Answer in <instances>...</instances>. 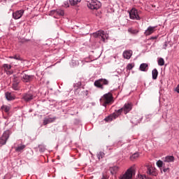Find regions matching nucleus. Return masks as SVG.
<instances>
[{
    "label": "nucleus",
    "instance_id": "f257e3e1",
    "mask_svg": "<svg viewBox=\"0 0 179 179\" xmlns=\"http://www.w3.org/2000/svg\"><path fill=\"white\" fill-rule=\"evenodd\" d=\"M100 103L103 106V107H107V106L111 105L112 103H114V97L111 92H108L103 95L100 99Z\"/></svg>",
    "mask_w": 179,
    "mask_h": 179
},
{
    "label": "nucleus",
    "instance_id": "f03ea898",
    "mask_svg": "<svg viewBox=\"0 0 179 179\" xmlns=\"http://www.w3.org/2000/svg\"><path fill=\"white\" fill-rule=\"evenodd\" d=\"M108 83H110V82L107 79L100 78L94 81V85L95 87L103 90V89H104V86L108 85Z\"/></svg>",
    "mask_w": 179,
    "mask_h": 179
},
{
    "label": "nucleus",
    "instance_id": "7ed1b4c3",
    "mask_svg": "<svg viewBox=\"0 0 179 179\" xmlns=\"http://www.w3.org/2000/svg\"><path fill=\"white\" fill-rule=\"evenodd\" d=\"M124 111V108H120L117 110H115V113H113L112 115H109L108 117L105 118V121L106 122H110L113 121V120H115V118H118L120 115H121V113Z\"/></svg>",
    "mask_w": 179,
    "mask_h": 179
},
{
    "label": "nucleus",
    "instance_id": "20e7f679",
    "mask_svg": "<svg viewBox=\"0 0 179 179\" xmlns=\"http://www.w3.org/2000/svg\"><path fill=\"white\" fill-rule=\"evenodd\" d=\"M87 5L90 9L97 10V9H100L101 3L97 0H92L90 2H88Z\"/></svg>",
    "mask_w": 179,
    "mask_h": 179
},
{
    "label": "nucleus",
    "instance_id": "39448f33",
    "mask_svg": "<svg viewBox=\"0 0 179 179\" xmlns=\"http://www.w3.org/2000/svg\"><path fill=\"white\" fill-rule=\"evenodd\" d=\"M129 13V17L132 20H141V17L139 16L141 12L138 11L136 8H132Z\"/></svg>",
    "mask_w": 179,
    "mask_h": 179
},
{
    "label": "nucleus",
    "instance_id": "423d86ee",
    "mask_svg": "<svg viewBox=\"0 0 179 179\" xmlns=\"http://www.w3.org/2000/svg\"><path fill=\"white\" fill-rule=\"evenodd\" d=\"M10 131L6 130L3 132V135L0 137V145H6L9 136H10Z\"/></svg>",
    "mask_w": 179,
    "mask_h": 179
},
{
    "label": "nucleus",
    "instance_id": "0eeeda50",
    "mask_svg": "<svg viewBox=\"0 0 179 179\" xmlns=\"http://www.w3.org/2000/svg\"><path fill=\"white\" fill-rule=\"evenodd\" d=\"M92 36L95 38H101L103 42H106V38H107V34H106L103 31H98L94 33Z\"/></svg>",
    "mask_w": 179,
    "mask_h": 179
},
{
    "label": "nucleus",
    "instance_id": "6e6552de",
    "mask_svg": "<svg viewBox=\"0 0 179 179\" xmlns=\"http://www.w3.org/2000/svg\"><path fill=\"white\" fill-rule=\"evenodd\" d=\"M134 168L129 169L124 174L120 176V179H132V176L134 174Z\"/></svg>",
    "mask_w": 179,
    "mask_h": 179
},
{
    "label": "nucleus",
    "instance_id": "1a4fd4ad",
    "mask_svg": "<svg viewBox=\"0 0 179 179\" xmlns=\"http://www.w3.org/2000/svg\"><path fill=\"white\" fill-rule=\"evenodd\" d=\"M34 97L36 96L32 95V94L30 92L24 94L22 96V99L23 100H24V101H31V100H33Z\"/></svg>",
    "mask_w": 179,
    "mask_h": 179
},
{
    "label": "nucleus",
    "instance_id": "9d476101",
    "mask_svg": "<svg viewBox=\"0 0 179 179\" xmlns=\"http://www.w3.org/2000/svg\"><path fill=\"white\" fill-rule=\"evenodd\" d=\"M23 13H24V10H20L13 13V17L15 20L20 19L23 16Z\"/></svg>",
    "mask_w": 179,
    "mask_h": 179
},
{
    "label": "nucleus",
    "instance_id": "9b49d317",
    "mask_svg": "<svg viewBox=\"0 0 179 179\" xmlns=\"http://www.w3.org/2000/svg\"><path fill=\"white\" fill-rule=\"evenodd\" d=\"M123 108L124 114H128L131 110H132V103H125Z\"/></svg>",
    "mask_w": 179,
    "mask_h": 179
},
{
    "label": "nucleus",
    "instance_id": "f8f14e48",
    "mask_svg": "<svg viewBox=\"0 0 179 179\" xmlns=\"http://www.w3.org/2000/svg\"><path fill=\"white\" fill-rule=\"evenodd\" d=\"M155 29V27H149L144 32L145 36H150V34H153V33L156 31Z\"/></svg>",
    "mask_w": 179,
    "mask_h": 179
},
{
    "label": "nucleus",
    "instance_id": "ddd939ff",
    "mask_svg": "<svg viewBox=\"0 0 179 179\" xmlns=\"http://www.w3.org/2000/svg\"><path fill=\"white\" fill-rule=\"evenodd\" d=\"M33 76H29V75H26L24 74L22 77V82H31V80H33Z\"/></svg>",
    "mask_w": 179,
    "mask_h": 179
},
{
    "label": "nucleus",
    "instance_id": "4468645a",
    "mask_svg": "<svg viewBox=\"0 0 179 179\" xmlns=\"http://www.w3.org/2000/svg\"><path fill=\"white\" fill-rule=\"evenodd\" d=\"M123 57L126 59H130L132 57V50H126L123 52Z\"/></svg>",
    "mask_w": 179,
    "mask_h": 179
},
{
    "label": "nucleus",
    "instance_id": "2eb2a0df",
    "mask_svg": "<svg viewBox=\"0 0 179 179\" xmlns=\"http://www.w3.org/2000/svg\"><path fill=\"white\" fill-rule=\"evenodd\" d=\"M147 174H149L150 176H155V174H156L153 166H147Z\"/></svg>",
    "mask_w": 179,
    "mask_h": 179
},
{
    "label": "nucleus",
    "instance_id": "dca6fc26",
    "mask_svg": "<svg viewBox=\"0 0 179 179\" xmlns=\"http://www.w3.org/2000/svg\"><path fill=\"white\" fill-rule=\"evenodd\" d=\"M55 117H50V118H45L43 120V125H47L48 124H51V122H54V120H56Z\"/></svg>",
    "mask_w": 179,
    "mask_h": 179
},
{
    "label": "nucleus",
    "instance_id": "f3484780",
    "mask_svg": "<svg viewBox=\"0 0 179 179\" xmlns=\"http://www.w3.org/2000/svg\"><path fill=\"white\" fill-rule=\"evenodd\" d=\"M6 98L8 101L15 100V95L11 92H6Z\"/></svg>",
    "mask_w": 179,
    "mask_h": 179
},
{
    "label": "nucleus",
    "instance_id": "a211bd4d",
    "mask_svg": "<svg viewBox=\"0 0 179 179\" xmlns=\"http://www.w3.org/2000/svg\"><path fill=\"white\" fill-rule=\"evenodd\" d=\"M164 162L166 163H173L174 162V156H166Z\"/></svg>",
    "mask_w": 179,
    "mask_h": 179
},
{
    "label": "nucleus",
    "instance_id": "6ab92c4d",
    "mask_svg": "<svg viewBox=\"0 0 179 179\" xmlns=\"http://www.w3.org/2000/svg\"><path fill=\"white\" fill-rule=\"evenodd\" d=\"M119 167L117 166L110 167L109 170L111 173V174H117V171L119 170Z\"/></svg>",
    "mask_w": 179,
    "mask_h": 179
},
{
    "label": "nucleus",
    "instance_id": "aec40b11",
    "mask_svg": "<svg viewBox=\"0 0 179 179\" xmlns=\"http://www.w3.org/2000/svg\"><path fill=\"white\" fill-rule=\"evenodd\" d=\"M148 65L146 63H143L140 65V70L143 72H146Z\"/></svg>",
    "mask_w": 179,
    "mask_h": 179
},
{
    "label": "nucleus",
    "instance_id": "412c9836",
    "mask_svg": "<svg viewBox=\"0 0 179 179\" xmlns=\"http://www.w3.org/2000/svg\"><path fill=\"white\" fill-rule=\"evenodd\" d=\"M53 15H59V16H64V13L62 10H56L54 11H52Z\"/></svg>",
    "mask_w": 179,
    "mask_h": 179
},
{
    "label": "nucleus",
    "instance_id": "4be33fe9",
    "mask_svg": "<svg viewBox=\"0 0 179 179\" xmlns=\"http://www.w3.org/2000/svg\"><path fill=\"white\" fill-rule=\"evenodd\" d=\"M152 79L155 80V79H157V76L159 75V71H157V69H155L152 71Z\"/></svg>",
    "mask_w": 179,
    "mask_h": 179
},
{
    "label": "nucleus",
    "instance_id": "5701e85b",
    "mask_svg": "<svg viewBox=\"0 0 179 179\" xmlns=\"http://www.w3.org/2000/svg\"><path fill=\"white\" fill-rule=\"evenodd\" d=\"M79 96H80V97H86V96H89V91L88 90H83V91H82L80 93V94H79Z\"/></svg>",
    "mask_w": 179,
    "mask_h": 179
},
{
    "label": "nucleus",
    "instance_id": "b1692460",
    "mask_svg": "<svg viewBox=\"0 0 179 179\" xmlns=\"http://www.w3.org/2000/svg\"><path fill=\"white\" fill-rule=\"evenodd\" d=\"M82 0H69L70 5L71 6H75L76 5H78L79 3H80Z\"/></svg>",
    "mask_w": 179,
    "mask_h": 179
},
{
    "label": "nucleus",
    "instance_id": "393cba45",
    "mask_svg": "<svg viewBox=\"0 0 179 179\" xmlns=\"http://www.w3.org/2000/svg\"><path fill=\"white\" fill-rule=\"evenodd\" d=\"M157 62L159 66H163V65H164V59H163L162 57H159L158 58Z\"/></svg>",
    "mask_w": 179,
    "mask_h": 179
},
{
    "label": "nucleus",
    "instance_id": "a878e982",
    "mask_svg": "<svg viewBox=\"0 0 179 179\" xmlns=\"http://www.w3.org/2000/svg\"><path fill=\"white\" fill-rule=\"evenodd\" d=\"M10 58L12 59H16L17 61H22V57H20V55H15L14 56H10Z\"/></svg>",
    "mask_w": 179,
    "mask_h": 179
},
{
    "label": "nucleus",
    "instance_id": "bb28decb",
    "mask_svg": "<svg viewBox=\"0 0 179 179\" xmlns=\"http://www.w3.org/2000/svg\"><path fill=\"white\" fill-rule=\"evenodd\" d=\"M3 67L4 68L5 72H6V71H10V69H12V66L10 64H3Z\"/></svg>",
    "mask_w": 179,
    "mask_h": 179
},
{
    "label": "nucleus",
    "instance_id": "cd10ccee",
    "mask_svg": "<svg viewBox=\"0 0 179 179\" xmlns=\"http://www.w3.org/2000/svg\"><path fill=\"white\" fill-rule=\"evenodd\" d=\"M25 148L26 145H20L15 148V152H22V150H23V149H24Z\"/></svg>",
    "mask_w": 179,
    "mask_h": 179
},
{
    "label": "nucleus",
    "instance_id": "c85d7f7f",
    "mask_svg": "<svg viewBox=\"0 0 179 179\" xmlns=\"http://www.w3.org/2000/svg\"><path fill=\"white\" fill-rule=\"evenodd\" d=\"M128 32L129 33H131V34H137V33L139 32V31L136 30V29H134L132 28H129L128 29Z\"/></svg>",
    "mask_w": 179,
    "mask_h": 179
},
{
    "label": "nucleus",
    "instance_id": "c756f323",
    "mask_svg": "<svg viewBox=\"0 0 179 179\" xmlns=\"http://www.w3.org/2000/svg\"><path fill=\"white\" fill-rule=\"evenodd\" d=\"M1 108L2 110H3V111H5V113H8L10 110V107L8 106H3Z\"/></svg>",
    "mask_w": 179,
    "mask_h": 179
},
{
    "label": "nucleus",
    "instance_id": "7c9ffc66",
    "mask_svg": "<svg viewBox=\"0 0 179 179\" xmlns=\"http://www.w3.org/2000/svg\"><path fill=\"white\" fill-rule=\"evenodd\" d=\"M12 88L13 90H19V83H13Z\"/></svg>",
    "mask_w": 179,
    "mask_h": 179
},
{
    "label": "nucleus",
    "instance_id": "2f4dec72",
    "mask_svg": "<svg viewBox=\"0 0 179 179\" xmlns=\"http://www.w3.org/2000/svg\"><path fill=\"white\" fill-rule=\"evenodd\" d=\"M104 152H99V154L97 155L98 159L100 160L101 159H103L104 157Z\"/></svg>",
    "mask_w": 179,
    "mask_h": 179
},
{
    "label": "nucleus",
    "instance_id": "473e14b6",
    "mask_svg": "<svg viewBox=\"0 0 179 179\" xmlns=\"http://www.w3.org/2000/svg\"><path fill=\"white\" fill-rule=\"evenodd\" d=\"M39 152H45V146L43 145H38Z\"/></svg>",
    "mask_w": 179,
    "mask_h": 179
},
{
    "label": "nucleus",
    "instance_id": "72a5a7b5",
    "mask_svg": "<svg viewBox=\"0 0 179 179\" xmlns=\"http://www.w3.org/2000/svg\"><path fill=\"white\" fill-rule=\"evenodd\" d=\"M20 80H19V78L15 76H13V83H20Z\"/></svg>",
    "mask_w": 179,
    "mask_h": 179
},
{
    "label": "nucleus",
    "instance_id": "f704fd0d",
    "mask_svg": "<svg viewBox=\"0 0 179 179\" xmlns=\"http://www.w3.org/2000/svg\"><path fill=\"white\" fill-rule=\"evenodd\" d=\"M138 157H139V153H134L131 157V160L134 159H138Z\"/></svg>",
    "mask_w": 179,
    "mask_h": 179
},
{
    "label": "nucleus",
    "instance_id": "c9c22d12",
    "mask_svg": "<svg viewBox=\"0 0 179 179\" xmlns=\"http://www.w3.org/2000/svg\"><path fill=\"white\" fill-rule=\"evenodd\" d=\"M132 68H134V64H127V69H128L129 71H131V69H132Z\"/></svg>",
    "mask_w": 179,
    "mask_h": 179
},
{
    "label": "nucleus",
    "instance_id": "e433bc0d",
    "mask_svg": "<svg viewBox=\"0 0 179 179\" xmlns=\"http://www.w3.org/2000/svg\"><path fill=\"white\" fill-rule=\"evenodd\" d=\"M157 166H158L159 167H162V166H163V162L161 161V160H159V161L157 162Z\"/></svg>",
    "mask_w": 179,
    "mask_h": 179
},
{
    "label": "nucleus",
    "instance_id": "4c0bfd02",
    "mask_svg": "<svg viewBox=\"0 0 179 179\" xmlns=\"http://www.w3.org/2000/svg\"><path fill=\"white\" fill-rule=\"evenodd\" d=\"M167 45H169V43L167 42H165L162 47L163 50H167Z\"/></svg>",
    "mask_w": 179,
    "mask_h": 179
},
{
    "label": "nucleus",
    "instance_id": "58836bf2",
    "mask_svg": "<svg viewBox=\"0 0 179 179\" xmlns=\"http://www.w3.org/2000/svg\"><path fill=\"white\" fill-rule=\"evenodd\" d=\"M6 72L7 75H12V73H13V72L10 70H7Z\"/></svg>",
    "mask_w": 179,
    "mask_h": 179
},
{
    "label": "nucleus",
    "instance_id": "ea45409f",
    "mask_svg": "<svg viewBox=\"0 0 179 179\" xmlns=\"http://www.w3.org/2000/svg\"><path fill=\"white\" fill-rule=\"evenodd\" d=\"M157 36H152L150 40H157Z\"/></svg>",
    "mask_w": 179,
    "mask_h": 179
},
{
    "label": "nucleus",
    "instance_id": "a19ab883",
    "mask_svg": "<svg viewBox=\"0 0 179 179\" xmlns=\"http://www.w3.org/2000/svg\"><path fill=\"white\" fill-rule=\"evenodd\" d=\"M101 179H108V178H107V176L103 174L102 178Z\"/></svg>",
    "mask_w": 179,
    "mask_h": 179
},
{
    "label": "nucleus",
    "instance_id": "79ce46f5",
    "mask_svg": "<svg viewBox=\"0 0 179 179\" xmlns=\"http://www.w3.org/2000/svg\"><path fill=\"white\" fill-rule=\"evenodd\" d=\"M163 171H164V173H167V171H169V168L164 169Z\"/></svg>",
    "mask_w": 179,
    "mask_h": 179
},
{
    "label": "nucleus",
    "instance_id": "37998d69",
    "mask_svg": "<svg viewBox=\"0 0 179 179\" xmlns=\"http://www.w3.org/2000/svg\"><path fill=\"white\" fill-rule=\"evenodd\" d=\"M64 5L65 6H66V8H69V4L68 3V2H65Z\"/></svg>",
    "mask_w": 179,
    "mask_h": 179
},
{
    "label": "nucleus",
    "instance_id": "c03bdc74",
    "mask_svg": "<svg viewBox=\"0 0 179 179\" xmlns=\"http://www.w3.org/2000/svg\"><path fill=\"white\" fill-rule=\"evenodd\" d=\"M77 86H82V83L81 82H78L77 83Z\"/></svg>",
    "mask_w": 179,
    "mask_h": 179
},
{
    "label": "nucleus",
    "instance_id": "a18cd8bd",
    "mask_svg": "<svg viewBox=\"0 0 179 179\" xmlns=\"http://www.w3.org/2000/svg\"><path fill=\"white\" fill-rule=\"evenodd\" d=\"M176 92L177 93H179V85H178L176 87Z\"/></svg>",
    "mask_w": 179,
    "mask_h": 179
},
{
    "label": "nucleus",
    "instance_id": "49530a36",
    "mask_svg": "<svg viewBox=\"0 0 179 179\" xmlns=\"http://www.w3.org/2000/svg\"><path fill=\"white\" fill-rule=\"evenodd\" d=\"M10 1H13V0H10Z\"/></svg>",
    "mask_w": 179,
    "mask_h": 179
}]
</instances>
